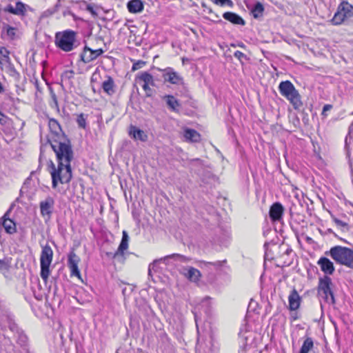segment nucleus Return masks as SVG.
<instances>
[{"label":"nucleus","mask_w":353,"mask_h":353,"mask_svg":"<svg viewBox=\"0 0 353 353\" xmlns=\"http://www.w3.org/2000/svg\"><path fill=\"white\" fill-rule=\"evenodd\" d=\"M56 154L58 161L57 168L50 161L49 172L52 176V187L57 188L58 183H69L72 178L71 161L74 159V152L70 139L65 134H61L57 139H47Z\"/></svg>","instance_id":"nucleus-1"},{"label":"nucleus","mask_w":353,"mask_h":353,"mask_svg":"<svg viewBox=\"0 0 353 353\" xmlns=\"http://www.w3.org/2000/svg\"><path fill=\"white\" fill-rule=\"evenodd\" d=\"M329 254L336 263L353 270V249L336 245L330 250Z\"/></svg>","instance_id":"nucleus-2"},{"label":"nucleus","mask_w":353,"mask_h":353,"mask_svg":"<svg viewBox=\"0 0 353 353\" xmlns=\"http://www.w3.org/2000/svg\"><path fill=\"white\" fill-rule=\"evenodd\" d=\"M279 90L282 96L290 101L295 110L299 109L303 105L301 95L291 81L288 80L281 81L279 85Z\"/></svg>","instance_id":"nucleus-3"},{"label":"nucleus","mask_w":353,"mask_h":353,"mask_svg":"<svg viewBox=\"0 0 353 353\" xmlns=\"http://www.w3.org/2000/svg\"><path fill=\"white\" fill-rule=\"evenodd\" d=\"M332 287V279L328 275H324L319 278L317 287L318 294L322 296L327 303L334 305L336 300Z\"/></svg>","instance_id":"nucleus-4"},{"label":"nucleus","mask_w":353,"mask_h":353,"mask_svg":"<svg viewBox=\"0 0 353 353\" xmlns=\"http://www.w3.org/2000/svg\"><path fill=\"white\" fill-rule=\"evenodd\" d=\"M76 32L73 30H65L57 32L55 35V44L57 47L64 52L72 51L75 46Z\"/></svg>","instance_id":"nucleus-5"},{"label":"nucleus","mask_w":353,"mask_h":353,"mask_svg":"<svg viewBox=\"0 0 353 353\" xmlns=\"http://www.w3.org/2000/svg\"><path fill=\"white\" fill-rule=\"evenodd\" d=\"M8 325L9 330L14 334L17 343L23 348L25 353H31L28 348V338L27 335L10 316H8Z\"/></svg>","instance_id":"nucleus-6"},{"label":"nucleus","mask_w":353,"mask_h":353,"mask_svg":"<svg viewBox=\"0 0 353 353\" xmlns=\"http://www.w3.org/2000/svg\"><path fill=\"white\" fill-rule=\"evenodd\" d=\"M52 250L48 244H46L42 248L40 258V276L45 282L48 281L50 272V265L52 261Z\"/></svg>","instance_id":"nucleus-7"},{"label":"nucleus","mask_w":353,"mask_h":353,"mask_svg":"<svg viewBox=\"0 0 353 353\" xmlns=\"http://www.w3.org/2000/svg\"><path fill=\"white\" fill-rule=\"evenodd\" d=\"M55 201L53 197L48 196L39 203L40 213L45 221L50 220L54 208Z\"/></svg>","instance_id":"nucleus-8"},{"label":"nucleus","mask_w":353,"mask_h":353,"mask_svg":"<svg viewBox=\"0 0 353 353\" xmlns=\"http://www.w3.org/2000/svg\"><path fill=\"white\" fill-rule=\"evenodd\" d=\"M163 72V78L165 82H169L172 84L179 85L183 83V78L178 72H175L172 68H166L161 70Z\"/></svg>","instance_id":"nucleus-9"},{"label":"nucleus","mask_w":353,"mask_h":353,"mask_svg":"<svg viewBox=\"0 0 353 353\" xmlns=\"http://www.w3.org/2000/svg\"><path fill=\"white\" fill-rule=\"evenodd\" d=\"M79 261V257L74 252H71L68 254V265L70 270V276H75L81 279V273L78 268Z\"/></svg>","instance_id":"nucleus-10"},{"label":"nucleus","mask_w":353,"mask_h":353,"mask_svg":"<svg viewBox=\"0 0 353 353\" xmlns=\"http://www.w3.org/2000/svg\"><path fill=\"white\" fill-rule=\"evenodd\" d=\"M283 212L284 208L281 203H274L271 205L269 211L270 219L274 222L279 221L282 219Z\"/></svg>","instance_id":"nucleus-11"},{"label":"nucleus","mask_w":353,"mask_h":353,"mask_svg":"<svg viewBox=\"0 0 353 353\" xmlns=\"http://www.w3.org/2000/svg\"><path fill=\"white\" fill-rule=\"evenodd\" d=\"M48 126L51 132V137L48 138V139H57L58 137H61V134H65L61 125L55 119H49Z\"/></svg>","instance_id":"nucleus-12"},{"label":"nucleus","mask_w":353,"mask_h":353,"mask_svg":"<svg viewBox=\"0 0 353 353\" xmlns=\"http://www.w3.org/2000/svg\"><path fill=\"white\" fill-rule=\"evenodd\" d=\"M318 264L325 274L332 275L335 270L333 263L326 257H321L318 261Z\"/></svg>","instance_id":"nucleus-13"},{"label":"nucleus","mask_w":353,"mask_h":353,"mask_svg":"<svg viewBox=\"0 0 353 353\" xmlns=\"http://www.w3.org/2000/svg\"><path fill=\"white\" fill-rule=\"evenodd\" d=\"M181 273L190 281H199L201 274L200 271L193 267H188V268H183Z\"/></svg>","instance_id":"nucleus-14"},{"label":"nucleus","mask_w":353,"mask_h":353,"mask_svg":"<svg viewBox=\"0 0 353 353\" xmlns=\"http://www.w3.org/2000/svg\"><path fill=\"white\" fill-rule=\"evenodd\" d=\"M288 301H289V309L292 311L296 310L301 303V296H299L298 292L293 289L289 296H288Z\"/></svg>","instance_id":"nucleus-15"},{"label":"nucleus","mask_w":353,"mask_h":353,"mask_svg":"<svg viewBox=\"0 0 353 353\" xmlns=\"http://www.w3.org/2000/svg\"><path fill=\"white\" fill-rule=\"evenodd\" d=\"M223 17L234 25L244 26L245 24V21L241 16L232 12L223 13Z\"/></svg>","instance_id":"nucleus-16"},{"label":"nucleus","mask_w":353,"mask_h":353,"mask_svg":"<svg viewBox=\"0 0 353 353\" xmlns=\"http://www.w3.org/2000/svg\"><path fill=\"white\" fill-rule=\"evenodd\" d=\"M127 8L130 13H139L143 10L144 4L141 0H130L127 3Z\"/></svg>","instance_id":"nucleus-17"},{"label":"nucleus","mask_w":353,"mask_h":353,"mask_svg":"<svg viewBox=\"0 0 353 353\" xmlns=\"http://www.w3.org/2000/svg\"><path fill=\"white\" fill-rule=\"evenodd\" d=\"M163 99H165L168 108L174 112H179L181 104L173 95H165Z\"/></svg>","instance_id":"nucleus-18"},{"label":"nucleus","mask_w":353,"mask_h":353,"mask_svg":"<svg viewBox=\"0 0 353 353\" xmlns=\"http://www.w3.org/2000/svg\"><path fill=\"white\" fill-rule=\"evenodd\" d=\"M81 60L85 63H90V61L96 59L97 57L96 56L95 50H92L88 46H85L82 53L81 54Z\"/></svg>","instance_id":"nucleus-19"},{"label":"nucleus","mask_w":353,"mask_h":353,"mask_svg":"<svg viewBox=\"0 0 353 353\" xmlns=\"http://www.w3.org/2000/svg\"><path fill=\"white\" fill-rule=\"evenodd\" d=\"M136 79L143 82V84L146 85L155 86L154 80L153 76L148 72H141L139 73Z\"/></svg>","instance_id":"nucleus-20"},{"label":"nucleus","mask_w":353,"mask_h":353,"mask_svg":"<svg viewBox=\"0 0 353 353\" xmlns=\"http://www.w3.org/2000/svg\"><path fill=\"white\" fill-rule=\"evenodd\" d=\"M180 256H181L179 254H173L165 256L159 259L154 260L153 262L151 263L148 266V275L151 276V272H152V270L154 271L157 270L156 268H157V264L159 263H160V262L166 263L168 261V260H169L170 259L175 258V257H180Z\"/></svg>","instance_id":"nucleus-21"},{"label":"nucleus","mask_w":353,"mask_h":353,"mask_svg":"<svg viewBox=\"0 0 353 353\" xmlns=\"http://www.w3.org/2000/svg\"><path fill=\"white\" fill-rule=\"evenodd\" d=\"M102 88L108 95H112L115 92L114 82L111 77L108 76L107 80L103 82Z\"/></svg>","instance_id":"nucleus-22"},{"label":"nucleus","mask_w":353,"mask_h":353,"mask_svg":"<svg viewBox=\"0 0 353 353\" xmlns=\"http://www.w3.org/2000/svg\"><path fill=\"white\" fill-rule=\"evenodd\" d=\"M314 341L311 337H306L299 353H309L314 348Z\"/></svg>","instance_id":"nucleus-23"},{"label":"nucleus","mask_w":353,"mask_h":353,"mask_svg":"<svg viewBox=\"0 0 353 353\" xmlns=\"http://www.w3.org/2000/svg\"><path fill=\"white\" fill-rule=\"evenodd\" d=\"M338 9L347 15V18L353 16V6L347 1H342L339 6Z\"/></svg>","instance_id":"nucleus-24"},{"label":"nucleus","mask_w":353,"mask_h":353,"mask_svg":"<svg viewBox=\"0 0 353 353\" xmlns=\"http://www.w3.org/2000/svg\"><path fill=\"white\" fill-rule=\"evenodd\" d=\"M201 263L203 265V267H212L210 269L212 270H220L221 268L226 263V260L222 261H216L214 262H208V261H201Z\"/></svg>","instance_id":"nucleus-25"},{"label":"nucleus","mask_w":353,"mask_h":353,"mask_svg":"<svg viewBox=\"0 0 353 353\" xmlns=\"http://www.w3.org/2000/svg\"><path fill=\"white\" fill-rule=\"evenodd\" d=\"M128 248V244H119L117 250L114 253H107L108 256H112L113 258L121 260L123 258L124 252Z\"/></svg>","instance_id":"nucleus-26"},{"label":"nucleus","mask_w":353,"mask_h":353,"mask_svg":"<svg viewBox=\"0 0 353 353\" xmlns=\"http://www.w3.org/2000/svg\"><path fill=\"white\" fill-rule=\"evenodd\" d=\"M264 7L261 2H256L251 8V13L254 18L258 19L263 16Z\"/></svg>","instance_id":"nucleus-27"},{"label":"nucleus","mask_w":353,"mask_h":353,"mask_svg":"<svg viewBox=\"0 0 353 353\" xmlns=\"http://www.w3.org/2000/svg\"><path fill=\"white\" fill-rule=\"evenodd\" d=\"M184 137L190 141L197 142L200 139V134L193 129H186L184 132Z\"/></svg>","instance_id":"nucleus-28"},{"label":"nucleus","mask_w":353,"mask_h":353,"mask_svg":"<svg viewBox=\"0 0 353 353\" xmlns=\"http://www.w3.org/2000/svg\"><path fill=\"white\" fill-rule=\"evenodd\" d=\"M130 134L132 135L134 139H139L143 141H145L147 137L143 130L137 128L135 126H131Z\"/></svg>","instance_id":"nucleus-29"},{"label":"nucleus","mask_w":353,"mask_h":353,"mask_svg":"<svg viewBox=\"0 0 353 353\" xmlns=\"http://www.w3.org/2000/svg\"><path fill=\"white\" fill-rule=\"evenodd\" d=\"M347 18V15L343 14V12L337 10L336 12L334 14L332 21L334 25H340Z\"/></svg>","instance_id":"nucleus-30"},{"label":"nucleus","mask_w":353,"mask_h":353,"mask_svg":"<svg viewBox=\"0 0 353 353\" xmlns=\"http://www.w3.org/2000/svg\"><path fill=\"white\" fill-rule=\"evenodd\" d=\"M70 2L72 3H77V4H83V6H85V9L86 10H88L89 12L91 13V14L93 16V17H97L98 16V14L97 12H96V10L94 9V6H92V4H88L87 3L86 1H84V0H81V1H74V0H71Z\"/></svg>","instance_id":"nucleus-31"},{"label":"nucleus","mask_w":353,"mask_h":353,"mask_svg":"<svg viewBox=\"0 0 353 353\" xmlns=\"http://www.w3.org/2000/svg\"><path fill=\"white\" fill-rule=\"evenodd\" d=\"M26 12V5L21 1L16 3L14 7V14L18 16H24Z\"/></svg>","instance_id":"nucleus-32"},{"label":"nucleus","mask_w":353,"mask_h":353,"mask_svg":"<svg viewBox=\"0 0 353 353\" xmlns=\"http://www.w3.org/2000/svg\"><path fill=\"white\" fill-rule=\"evenodd\" d=\"M88 115H85L83 113H81L77 116V123L78 124L79 128L82 129H85L87 126L86 119Z\"/></svg>","instance_id":"nucleus-33"},{"label":"nucleus","mask_w":353,"mask_h":353,"mask_svg":"<svg viewBox=\"0 0 353 353\" xmlns=\"http://www.w3.org/2000/svg\"><path fill=\"white\" fill-rule=\"evenodd\" d=\"M332 219L336 225L342 228L343 230H349L348 224L346 222H344L336 217H333Z\"/></svg>","instance_id":"nucleus-34"},{"label":"nucleus","mask_w":353,"mask_h":353,"mask_svg":"<svg viewBox=\"0 0 353 353\" xmlns=\"http://www.w3.org/2000/svg\"><path fill=\"white\" fill-rule=\"evenodd\" d=\"M74 72L72 70H65L61 74V79L63 80H70L74 78Z\"/></svg>","instance_id":"nucleus-35"},{"label":"nucleus","mask_w":353,"mask_h":353,"mask_svg":"<svg viewBox=\"0 0 353 353\" xmlns=\"http://www.w3.org/2000/svg\"><path fill=\"white\" fill-rule=\"evenodd\" d=\"M9 268V261L7 258L0 259V272L8 270Z\"/></svg>","instance_id":"nucleus-36"},{"label":"nucleus","mask_w":353,"mask_h":353,"mask_svg":"<svg viewBox=\"0 0 353 353\" xmlns=\"http://www.w3.org/2000/svg\"><path fill=\"white\" fill-rule=\"evenodd\" d=\"M6 34L11 39H14L15 37V34H16V29L10 26H7Z\"/></svg>","instance_id":"nucleus-37"},{"label":"nucleus","mask_w":353,"mask_h":353,"mask_svg":"<svg viewBox=\"0 0 353 353\" xmlns=\"http://www.w3.org/2000/svg\"><path fill=\"white\" fill-rule=\"evenodd\" d=\"M143 89L145 92V97H152L154 90L152 89L150 85H146V84L143 85Z\"/></svg>","instance_id":"nucleus-38"},{"label":"nucleus","mask_w":353,"mask_h":353,"mask_svg":"<svg viewBox=\"0 0 353 353\" xmlns=\"http://www.w3.org/2000/svg\"><path fill=\"white\" fill-rule=\"evenodd\" d=\"M60 7H61V1H57V3L54 6V7L50 9L47 10L46 11V12L48 13L50 15H52V14H54L55 12H58Z\"/></svg>","instance_id":"nucleus-39"},{"label":"nucleus","mask_w":353,"mask_h":353,"mask_svg":"<svg viewBox=\"0 0 353 353\" xmlns=\"http://www.w3.org/2000/svg\"><path fill=\"white\" fill-rule=\"evenodd\" d=\"M145 65V61H141V60L137 61L136 63H133L132 67V70L135 71L139 69H141Z\"/></svg>","instance_id":"nucleus-40"},{"label":"nucleus","mask_w":353,"mask_h":353,"mask_svg":"<svg viewBox=\"0 0 353 353\" xmlns=\"http://www.w3.org/2000/svg\"><path fill=\"white\" fill-rule=\"evenodd\" d=\"M0 54L6 59L7 62L10 61V57L8 56L10 52L5 47H1L0 48Z\"/></svg>","instance_id":"nucleus-41"},{"label":"nucleus","mask_w":353,"mask_h":353,"mask_svg":"<svg viewBox=\"0 0 353 353\" xmlns=\"http://www.w3.org/2000/svg\"><path fill=\"white\" fill-rule=\"evenodd\" d=\"M234 57L237 58L241 62H242L243 59H248L247 56L244 53H243L239 50L236 51L234 53Z\"/></svg>","instance_id":"nucleus-42"},{"label":"nucleus","mask_w":353,"mask_h":353,"mask_svg":"<svg viewBox=\"0 0 353 353\" xmlns=\"http://www.w3.org/2000/svg\"><path fill=\"white\" fill-rule=\"evenodd\" d=\"M274 247H278L279 248V255L283 256L284 255V250H285V246L287 245V244H272Z\"/></svg>","instance_id":"nucleus-43"},{"label":"nucleus","mask_w":353,"mask_h":353,"mask_svg":"<svg viewBox=\"0 0 353 353\" xmlns=\"http://www.w3.org/2000/svg\"><path fill=\"white\" fill-rule=\"evenodd\" d=\"M8 117L0 110V124L4 125L7 123Z\"/></svg>","instance_id":"nucleus-44"},{"label":"nucleus","mask_w":353,"mask_h":353,"mask_svg":"<svg viewBox=\"0 0 353 353\" xmlns=\"http://www.w3.org/2000/svg\"><path fill=\"white\" fill-rule=\"evenodd\" d=\"M3 10L6 12H9V13L14 14V7H13L12 5H11V4L7 5L4 8Z\"/></svg>","instance_id":"nucleus-45"},{"label":"nucleus","mask_w":353,"mask_h":353,"mask_svg":"<svg viewBox=\"0 0 353 353\" xmlns=\"http://www.w3.org/2000/svg\"><path fill=\"white\" fill-rule=\"evenodd\" d=\"M129 241V236L126 231H123V236L120 243H128Z\"/></svg>","instance_id":"nucleus-46"},{"label":"nucleus","mask_w":353,"mask_h":353,"mask_svg":"<svg viewBox=\"0 0 353 353\" xmlns=\"http://www.w3.org/2000/svg\"><path fill=\"white\" fill-rule=\"evenodd\" d=\"M9 70H10V75L14 77V76H19V72L16 70V69L14 68V67L13 65H10L9 67Z\"/></svg>","instance_id":"nucleus-47"},{"label":"nucleus","mask_w":353,"mask_h":353,"mask_svg":"<svg viewBox=\"0 0 353 353\" xmlns=\"http://www.w3.org/2000/svg\"><path fill=\"white\" fill-rule=\"evenodd\" d=\"M63 16L70 15V16H72L74 18L75 17L74 14L68 8H67L65 9V10L63 11Z\"/></svg>","instance_id":"nucleus-48"},{"label":"nucleus","mask_w":353,"mask_h":353,"mask_svg":"<svg viewBox=\"0 0 353 353\" xmlns=\"http://www.w3.org/2000/svg\"><path fill=\"white\" fill-rule=\"evenodd\" d=\"M284 254L290 255L292 252V250L289 247V245L285 246Z\"/></svg>","instance_id":"nucleus-49"},{"label":"nucleus","mask_w":353,"mask_h":353,"mask_svg":"<svg viewBox=\"0 0 353 353\" xmlns=\"http://www.w3.org/2000/svg\"><path fill=\"white\" fill-rule=\"evenodd\" d=\"M332 108V105L330 104L325 105L323 108L322 114H324L325 112L329 111Z\"/></svg>","instance_id":"nucleus-50"},{"label":"nucleus","mask_w":353,"mask_h":353,"mask_svg":"<svg viewBox=\"0 0 353 353\" xmlns=\"http://www.w3.org/2000/svg\"><path fill=\"white\" fill-rule=\"evenodd\" d=\"M223 6H228L230 8H232L234 6V3L232 0H225L223 3Z\"/></svg>","instance_id":"nucleus-51"},{"label":"nucleus","mask_w":353,"mask_h":353,"mask_svg":"<svg viewBox=\"0 0 353 353\" xmlns=\"http://www.w3.org/2000/svg\"><path fill=\"white\" fill-rule=\"evenodd\" d=\"M214 3L216 4V5H219V6H223V3L225 1V0H211Z\"/></svg>","instance_id":"nucleus-52"},{"label":"nucleus","mask_w":353,"mask_h":353,"mask_svg":"<svg viewBox=\"0 0 353 353\" xmlns=\"http://www.w3.org/2000/svg\"><path fill=\"white\" fill-rule=\"evenodd\" d=\"M94 50H95L97 57H99L104 52L103 50L101 48Z\"/></svg>","instance_id":"nucleus-53"},{"label":"nucleus","mask_w":353,"mask_h":353,"mask_svg":"<svg viewBox=\"0 0 353 353\" xmlns=\"http://www.w3.org/2000/svg\"><path fill=\"white\" fill-rule=\"evenodd\" d=\"M52 99H53V101H54V105H55L56 108L59 110L58 101H57V97H56V95L54 94L52 95Z\"/></svg>","instance_id":"nucleus-54"},{"label":"nucleus","mask_w":353,"mask_h":353,"mask_svg":"<svg viewBox=\"0 0 353 353\" xmlns=\"http://www.w3.org/2000/svg\"><path fill=\"white\" fill-rule=\"evenodd\" d=\"M5 91L4 87L2 83L0 82V94L3 93Z\"/></svg>","instance_id":"nucleus-55"},{"label":"nucleus","mask_w":353,"mask_h":353,"mask_svg":"<svg viewBox=\"0 0 353 353\" xmlns=\"http://www.w3.org/2000/svg\"><path fill=\"white\" fill-rule=\"evenodd\" d=\"M30 180V177L27 178L24 182V185H26Z\"/></svg>","instance_id":"nucleus-56"},{"label":"nucleus","mask_w":353,"mask_h":353,"mask_svg":"<svg viewBox=\"0 0 353 353\" xmlns=\"http://www.w3.org/2000/svg\"><path fill=\"white\" fill-rule=\"evenodd\" d=\"M270 245V244H267V243H265V244H264V247H265V250H266L268 249V245Z\"/></svg>","instance_id":"nucleus-57"},{"label":"nucleus","mask_w":353,"mask_h":353,"mask_svg":"<svg viewBox=\"0 0 353 353\" xmlns=\"http://www.w3.org/2000/svg\"><path fill=\"white\" fill-rule=\"evenodd\" d=\"M79 8L81 9H83L84 7H85V6H83V4H79Z\"/></svg>","instance_id":"nucleus-58"},{"label":"nucleus","mask_w":353,"mask_h":353,"mask_svg":"<svg viewBox=\"0 0 353 353\" xmlns=\"http://www.w3.org/2000/svg\"><path fill=\"white\" fill-rule=\"evenodd\" d=\"M1 255H3V250H2V249H0V256H1Z\"/></svg>","instance_id":"nucleus-59"},{"label":"nucleus","mask_w":353,"mask_h":353,"mask_svg":"<svg viewBox=\"0 0 353 353\" xmlns=\"http://www.w3.org/2000/svg\"><path fill=\"white\" fill-rule=\"evenodd\" d=\"M239 46H240V47H244V44H243V43L239 44Z\"/></svg>","instance_id":"nucleus-60"},{"label":"nucleus","mask_w":353,"mask_h":353,"mask_svg":"<svg viewBox=\"0 0 353 353\" xmlns=\"http://www.w3.org/2000/svg\"><path fill=\"white\" fill-rule=\"evenodd\" d=\"M42 151H43V146L41 147V154H42Z\"/></svg>","instance_id":"nucleus-61"},{"label":"nucleus","mask_w":353,"mask_h":353,"mask_svg":"<svg viewBox=\"0 0 353 353\" xmlns=\"http://www.w3.org/2000/svg\"><path fill=\"white\" fill-rule=\"evenodd\" d=\"M347 137H346V138H345V143H347Z\"/></svg>","instance_id":"nucleus-62"},{"label":"nucleus","mask_w":353,"mask_h":353,"mask_svg":"<svg viewBox=\"0 0 353 353\" xmlns=\"http://www.w3.org/2000/svg\"><path fill=\"white\" fill-rule=\"evenodd\" d=\"M20 194L21 195L22 194V190H20Z\"/></svg>","instance_id":"nucleus-63"},{"label":"nucleus","mask_w":353,"mask_h":353,"mask_svg":"<svg viewBox=\"0 0 353 353\" xmlns=\"http://www.w3.org/2000/svg\"><path fill=\"white\" fill-rule=\"evenodd\" d=\"M351 127H353V121H352V123L351 124L350 128H351Z\"/></svg>","instance_id":"nucleus-64"}]
</instances>
